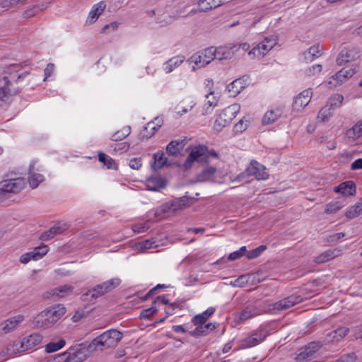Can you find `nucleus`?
<instances>
[{
    "label": "nucleus",
    "mask_w": 362,
    "mask_h": 362,
    "mask_svg": "<svg viewBox=\"0 0 362 362\" xmlns=\"http://www.w3.org/2000/svg\"><path fill=\"white\" fill-rule=\"evenodd\" d=\"M29 74L28 71H25L12 79L8 76H0V106L9 104L13 97L21 92L22 81Z\"/></svg>",
    "instance_id": "f257e3e1"
},
{
    "label": "nucleus",
    "mask_w": 362,
    "mask_h": 362,
    "mask_svg": "<svg viewBox=\"0 0 362 362\" xmlns=\"http://www.w3.org/2000/svg\"><path fill=\"white\" fill-rule=\"evenodd\" d=\"M65 313L66 308L62 304L49 307L35 317L33 325L37 329H47L54 325Z\"/></svg>",
    "instance_id": "f03ea898"
},
{
    "label": "nucleus",
    "mask_w": 362,
    "mask_h": 362,
    "mask_svg": "<svg viewBox=\"0 0 362 362\" xmlns=\"http://www.w3.org/2000/svg\"><path fill=\"white\" fill-rule=\"evenodd\" d=\"M123 334L117 329L107 330L96 338H95L88 345L89 352H93L95 350H103L115 346L122 339Z\"/></svg>",
    "instance_id": "7ed1b4c3"
},
{
    "label": "nucleus",
    "mask_w": 362,
    "mask_h": 362,
    "mask_svg": "<svg viewBox=\"0 0 362 362\" xmlns=\"http://www.w3.org/2000/svg\"><path fill=\"white\" fill-rule=\"evenodd\" d=\"M121 282L120 279L113 278L99 284L82 294L81 297V300L84 302L93 303L98 298L112 291L120 285Z\"/></svg>",
    "instance_id": "20e7f679"
},
{
    "label": "nucleus",
    "mask_w": 362,
    "mask_h": 362,
    "mask_svg": "<svg viewBox=\"0 0 362 362\" xmlns=\"http://www.w3.org/2000/svg\"><path fill=\"white\" fill-rule=\"evenodd\" d=\"M240 108L239 105L233 104L223 109L215 120L214 130L220 132L224 127L230 125L239 112Z\"/></svg>",
    "instance_id": "39448f33"
},
{
    "label": "nucleus",
    "mask_w": 362,
    "mask_h": 362,
    "mask_svg": "<svg viewBox=\"0 0 362 362\" xmlns=\"http://www.w3.org/2000/svg\"><path fill=\"white\" fill-rule=\"evenodd\" d=\"M206 151L207 147L205 146L199 145L194 147L182 165L183 170H189L194 161L202 163H207L209 162V155Z\"/></svg>",
    "instance_id": "423d86ee"
},
{
    "label": "nucleus",
    "mask_w": 362,
    "mask_h": 362,
    "mask_svg": "<svg viewBox=\"0 0 362 362\" xmlns=\"http://www.w3.org/2000/svg\"><path fill=\"white\" fill-rule=\"evenodd\" d=\"M322 347L321 341H311L297 351L295 358L297 362H307L315 358Z\"/></svg>",
    "instance_id": "0eeeda50"
},
{
    "label": "nucleus",
    "mask_w": 362,
    "mask_h": 362,
    "mask_svg": "<svg viewBox=\"0 0 362 362\" xmlns=\"http://www.w3.org/2000/svg\"><path fill=\"white\" fill-rule=\"evenodd\" d=\"M247 175H254L257 180H266L269 177V174L266 171V168L256 160H252L245 172L238 175L235 180L240 181Z\"/></svg>",
    "instance_id": "6e6552de"
},
{
    "label": "nucleus",
    "mask_w": 362,
    "mask_h": 362,
    "mask_svg": "<svg viewBox=\"0 0 362 362\" xmlns=\"http://www.w3.org/2000/svg\"><path fill=\"white\" fill-rule=\"evenodd\" d=\"M215 47H211L194 54L189 59V62L190 63H194L200 68L209 64L215 59Z\"/></svg>",
    "instance_id": "1a4fd4ad"
},
{
    "label": "nucleus",
    "mask_w": 362,
    "mask_h": 362,
    "mask_svg": "<svg viewBox=\"0 0 362 362\" xmlns=\"http://www.w3.org/2000/svg\"><path fill=\"white\" fill-rule=\"evenodd\" d=\"M89 352L88 347L86 349L71 348L58 356V362H83L87 358V352Z\"/></svg>",
    "instance_id": "9d476101"
},
{
    "label": "nucleus",
    "mask_w": 362,
    "mask_h": 362,
    "mask_svg": "<svg viewBox=\"0 0 362 362\" xmlns=\"http://www.w3.org/2000/svg\"><path fill=\"white\" fill-rule=\"evenodd\" d=\"M25 184V180L23 177L3 180L0 182V194L18 193L23 189Z\"/></svg>",
    "instance_id": "9b49d317"
},
{
    "label": "nucleus",
    "mask_w": 362,
    "mask_h": 362,
    "mask_svg": "<svg viewBox=\"0 0 362 362\" xmlns=\"http://www.w3.org/2000/svg\"><path fill=\"white\" fill-rule=\"evenodd\" d=\"M360 57V50L358 47L350 46L349 47L344 48L339 53L337 63L339 65H341L344 63H348L351 61L356 60Z\"/></svg>",
    "instance_id": "f8f14e48"
},
{
    "label": "nucleus",
    "mask_w": 362,
    "mask_h": 362,
    "mask_svg": "<svg viewBox=\"0 0 362 362\" xmlns=\"http://www.w3.org/2000/svg\"><path fill=\"white\" fill-rule=\"evenodd\" d=\"M269 335L268 331L265 328H259L255 331L250 336L245 338L243 341V347H251L257 345L259 343L263 341Z\"/></svg>",
    "instance_id": "ddd939ff"
},
{
    "label": "nucleus",
    "mask_w": 362,
    "mask_h": 362,
    "mask_svg": "<svg viewBox=\"0 0 362 362\" xmlns=\"http://www.w3.org/2000/svg\"><path fill=\"white\" fill-rule=\"evenodd\" d=\"M311 89H306L299 93L293 103V110L299 112L306 107L310 101L312 96Z\"/></svg>",
    "instance_id": "4468645a"
},
{
    "label": "nucleus",
    "mask_w": 362,
    "mask_h": 362,
    "mask_svg": "<svg viewBox=\"0 0 362 362\" xmlns=\"http://www.w3.org/2000/svg\"><path fill=\"white\" fill-rule=\"evenodd\" d=\"M302 301L303 298L300 296L292 295L275 303L274 309L276 311L286 310Z\"/></svg>",
    "instance_id": "2eb2a0df"
},
{
    "label": "nucleus",
    "mask_w": 362,
    "mask_h": 362,
    "mask_svg": "<svg viewBox=\"0 0 362 362\" xmlns=\"http://www.w3.org/2000/svg\"><path fill=\"white\" fill-rule=\"evenodd\" d=\"M24 320V317L21 315L13 316L0 324V333H8L13 330Z\"/></svg>",
    "instance_id": "dca6fc26"
},
{
    "label": "nucleus",
    "mask_w": 362,
    "mask_h": 362,
    "mask_svg": "<svg viewBox=\"0 0 362 362\" xmlns=\"http://www.w3.org/2000/svg\"><path fill=\"white\" fill-rule=\"evenodd\" d=\"M26 351L24 346L23 341H15L6 346L1 351V356H12L14 354L20 352Z\"/></svg>",
    "instance_id": "f3484780"
},
{
    "label": "nucleus",
    "mask_w": 362,
    "mask_h": 362,
    "mask_svg": "<svg viewBox=\"0 0 362 362\" xmlns=\"http://www.w3.org/2000/svg\"><path fill=\"white\" fill-rule=\"evenodd\" d=\"M74 287L71 285L65 284L51 289L45 293V298L54 296L63 298L72 293Z\"/></svg>",
    "instance_id": "a211bd4d"
},
{
    "label": "nucleus",
    "mask_w": 362,
    "mask_h": 362,
    "mask_svg": "<svg viewBox=\"0 0 362 362\" xmlns=\"http://www.w3.org/2000/svg\"><path fill=\"white\" fill-rule=\"evenodd\" d=\"M67 229L66 224L57 223L52 226L48 230L45 231L41 234L40 238L42 240H49L53 238L55 235L62 233Z\"/></svg>",
    "instance_id": "6ab92c4d"
},
{
    "label": "nucleus",
    "mask_w": 362,
    "mask_h": 362,
    "mask_svg": "<svg viewBox=\"0 0 362 362\" xmlns=\"http://www.w3.org/2000/svg\"><path fill=\"white\" fill-rule=\"evenodd\" d=\"M167 185V180L160 177H151L147 180L146 189L149 191H159Z\"/></svg>",
    "instance_id": "aec40b11"
},
{
    "label": "nucleus",
    "mask_w": 362,
    "mask_h": 362,
    "mask_svg": "<svg viewBox=\"0 0 362 362\" xmlns=\"http://www.w3.org/2000/svg\"><path fill=\"white\" fill-rule=\"evenodd\" d=\"M262 313V310L254 305H247L239 315L240 320L245 321Z\"/></svg>",
    "instance_id": "412c9836"
},
{
    "label": "nucleus",
    "mask_w": 362,
    "mask_h": 362,
    "mask_svg": "<svg viewBox=\"0 0 362 362\" xmlns=\"http://www.w3.org/2000/svg\"><path fill=\"white\" fill-rule=\"evenodd\" d=\"M187 139L174 140L170 141L166 146V152L169 156H176L180 153L185 144H187Z\"/></svg>",
    "instance_id": "4be33fe9"
},
{
    "label": "nucleus",
    "mask_w": 362,
    "mask_h": 362,
    "mask_svg": "<svg viewBox=\"0 0 362 362\" xmlns=\"http://www.w3.org/2000/svg\"><path fill=\"white\" fill-rule=\"evenodd\" d=\"M356 185L353 181H346L334 187V192L344 196H352L356 193Z\"/></svg>",
    "instance_id": "5701e85b"
},
{
    "label": "nucleus",
    "mask_w": 362,
    "mask_h": 362,
    "mask_svg": "<svg viewBox=\"0 0 362 362\" xmlns=\"http://www.w3.org/2000/svg\"><path fill=\"white\" fill-rule=\"evenodd\" d=\"M34 168H35V163L33 162L30 163L29 166V177H28V182L29 185L31 188L35 189L36 188L40 183L44 181V177L40 173H37L34 172Z\"/></svg>",
    "instance_id": "b1692460"
},
{
    "label": "nucleus",
    "mask_w": 362,
    "mask_h": 362,
    "mask_svg": "<svg viewBox=\"0 0 362 362\" xmlns=\"http://www.w3.org/2000/svg\"><path fill=\"white\" fill-rule=\"evenodd\" d=\"M236 46L233 47H219L218 48H215L216 55L215 59L221 61L223 59H231L234 55L233 48H235Z\"/></svg>",
    "instance_id": "393cba45"
},
{
    "label": "nucleus",
    "mask_w": 362,
    "mask_h": 362,
    "mask_svg": "<svg viewBox=\"0 0 362 362\" xmlns=\"http://www.w3.org/2000/svg\"><path fill=\"white\" fill-rule=\"evenodd\" d=\"M341 250L339 249L328 250L320 255L317 256L315 259V262L317 264H322L328 262L340 255Z\"/></svg>",
    "instance_id": "a878e982"
},
{
    "label": "nucleus",
    "mask_w": 362,
    "mask_h": 362,
    "mask_svg": "<svg viewBox=\"0 0 362 362\" xmlns=\"http://www.w3.org/2000/svg\"><path fill=\"white\" fill-rule=\"evenodd\" d=\"M321 50L320 45L317 44L303 52V55L305 62H312L316 58L319 57L321 55Z\"/></svg>",
    "instance_id": "bb28decb"
},
{
    "label": "nucleus",
    "mask_w": 362,
    "mask_h": 362,
    "mask_svg": "<svg viewBox=\"0 0 362 362\" xmlns=\"http://www.w3.org/2000/svg\"><path fill=\"white\" fill-rule=\"evenodd\" d=\"M42 340V336L39 333H33L22 341L24 344L25 350L30 349L38 345Z\"/></svg>",
    "instance_id": "cd10ccee"
},
{
    "label": "nucleus",
    "mask_w": 362,
    "mask_h": 362,
    "mask_svg": "<svg viewBox=\"0 0 362 362\" xmlns=\"http://www.w3.org/2000/svg\"><path fill=\"white\" fill-rule=\"evenodd\" d=\"M356 73L355 70L351 68H343L339 71L332 78L337 80L339 83H343L346 79L349 78Z\"/></svg>",
    "instance_id": "c85d7f7f"
},
{
    "label": "nucleus",
    "mask_w": 362,
    "mask_h": 362,
    "mask_svg": "<svg viewBox=\"0 0 362 362\" xmlns=\"http://www.w3.org/2000/svg\"><path fill=\"white\" fill-rule=\"evenodd\" d=\"M349 332V328L345 327H341L327 334V337L330 338L329 341H339L341 339H343L348 334Z\"/></svg>",
    "instance_id": "c756f323"
},
{
    "label": "nucleus",
    "mask_w": 362,
    "mask_h": 362,
    "mask_svg": "<svg viewBox=\"0 0 362 362\" xmlns=\"http://www.w3.org/2000/svg\"><path fill=\"white\" fill-rule=\"evenodd\" d=\"M215 312V308L213 307L209 308L202 314L197 315L192 318V322L197 325L199 324H204L207 319L212 315Z\"/></svg>",
    "instance_id": "7c9ffc66"
},
{
    "label": "nucleus",
    "mask_w": 362,
    "mask_h": 362,
    "mask_svg": "<svg viewBox=\"0 0 362 362\" xmlns=\"http://www.w3.org/2000/svg\"><path fill=\"white\" fill-rule=\"evenodd\" d=\"M216 173V168L215 167L210 166L206 168L200 173L197 174V180L202 182L209 181Z\"/></svg>",
    "instance_id": "2f4dec72"
},
{
    "label": "nucleus",
    "mask_w": 362,
    "mask_h": 362,
    "mask_svg": "<svg viewBox=\"0 0 362 362\" xmlns=\"http://www.w3.org/2000/svg\"><path fill=\"white\" fill-rule=\"evenodd\" d=\"M228 90L230 93V96L235 97L244 88V86L241 78L236 79L230 83L228 87Z\"/></svg>",
    "instance_id": "473e14b6"
},
{
    "label": "nucleus",
    "mask_w": 362,
    "mask_h": 362,
    "mask_svg": "<svg viewBox=\"0 0 362 362\" xmlns=\"http://www.w3.org/2000/svg\"><path fill=\"white\" fill-rule=\"evenodd\" d=\"M154 162L152 164L153 170L161 169L167 163V158L165 157L163 152H157L153 155Z\"/></svg>",
    "instance_id": "72a5a7b5"
},
{
    "label": "nucleus",
    "mask_w": 362,
    "mask_h": 362,
    "mask_svg": "<svg viewBox=\"0 0 362 362\" xmlns=\"http://www.w3.org/2000/svg\"><path fill=\"white\" fill-rule=\"evenodd\" d=\"M171 202L173 204V211L181 210L190 205V199L187 196H183L180 198L175 199Z\"/></svg>",
    "instance_id": "f704fd0d"
},
{
    "label": "nucleus",
    "mask_w": 362,
    "mask_h": 362,
    "mask_svg": "<svg viewBox=\"0 0 362 362\" xmlns=\"http://www.w3.org/2000/svg\"><path fill=\"white\" fill-rule=\"evenodd\" d=\"M218 6V2H214V0H199V11L206 12Z\"/></svg>",
    "instance_id": "c9c22d12"
},
{
    "label": "nucleus",
    "mask_w": 362,
    "mask_h": 362,
    "mask_svg": "<svg viewBox=\"0 0 362 362\" xmlns=\"http://www.w3.org/2000/svg\"><path fill=\"white\" fill-rule=\"evenodd\" d=\"M362 214V199L351 206L346 212V216L351 219Z\"/></svg>",
    "instance_id": "e433bc0d"
},
{
    "label": "nucleus",
    "mask_w": 362,
    "mask_h": 362,
    "mask_svg": "<svg viewBox=\"0 0 362 362\" xmlns=\"http://www.w3.org/2000/svg\"><path fill=\"white\" fill-rule=\"evenodd\" d=\"M281 112L279 110L268 111L265 113L262 118V123L264 124H269L274 123L281 116Z\"/></svg>",
    "instance_id": "4c0bfd02"
},
{
    "label": "nucleus",
    "mask_w": 362,
    "mask_h": 362,
    "mask_svg": "<svg viewBox=\"0 0 362 362\" xmlns=\"http://www.w3.org/2000/svg\"><path fill=\"white\" fill-rule=\"evenodd\" d=\"M106 4L103 1H100L95 4L89 13L88 17L93 22L99 17L101 13L105 10Z\"/></svg>",
    "instance_id": "58836bf2"
},
{
    "label": "nucleus",
    "mask_w": 362,
    "mask_h": 362,
    "mask_svg": "<svg viewBox=\"0 0 362 362\" xmlns=\"http://www.w3.org/2000/svg\"><path fill=\"white\" fill-rule=\"evenodd\" d=\"M184 62V59L182 57H173L170 59L165 63V70L166 73H170L173 70H174L176 67L179 66Z\"/></svg>",
    "instance_id": "ea45409f"
},
{
    "label": "nucleus",
    "mask_w": 362,
    "mask_h": 362,
    "mask_svg": "<svg viewBox=\"0 0 362 362\" xmlns=\"http://www.w3.org/2000/svg\"><path fill=\"white\" fill-rule=\"evenodd\" d=\"M206 98L207 99V103L206 104L207 105V107L203 112L204 115L210 114L211 112L212 108L216 106L218 102V99L216 96H214L213 91H211L209 93H208L206 95Z\"/></svg>",
    "instance_id": "a19ab883"
},
{
    "label": "nucleus",
    "mask_w": 362,
    "mask_h": 362,
    "mask_svg": "<svg viewBox=\"0 0 362 362\" xmlns=\"http://www.w3.org/2000/svg\"><path fill=\"white\" fill-rule=\"evenodd\" d=\"M346 136L354 139L362 136V122H358L352 128L346 131Z\"/></svg>",
    "instance_id": "79ce46f5"
},
{
    "label": "nucleus",
    "mask_w": 362,
    "mask_h": 362,
    "mask_svg": "<svg viewBox=\"0 0 362 362\" xmlns=\"http://www.w3.org/2000/svg\"><path fill=\"white\" fill-rule=\"evenodd\" d=\"M66 342L63 339H59L58 341H52L48 343L45 346V351L47 353H52L57 351L64 346Z\"/></svg>",
    "instance_id": "37998d69"
},
{
    "label": "nucleus",
    "mask_w": 362,
    "mask_h": 362,
    "mask_svg": "<svg viewBox=\"0 0 362 362\" xmlns=\"http://www.w3.org/2000/svg\"><path fill=\"white\" fill-rule=\"evenodd\" d=\"M49 250L47 245H42L39 247H35V249L31 251L33 255L34 260H38L41 259L44 255H45Z\"/></svg>",
    "instance_id": "c03bdc74"
},
{
    "label": "nucleus",
    "mask_w": 362,
    "mask_h": 362,
    "mask_svg": "<svg viewBox=\"0 0 362 362\" xmlns=\"http://www.w3.org/2000/svg\"><path fill=\"white\" fill-rule=\"evenodd\" d=\"M333 107H330L328 104L323 107L317 115V119H321L322 122H326L332 116V110Z\"/></svg>",
    "instance_id": "a18cd8bd"
},
{
    "label": "nucleus",
    "mask_w": 362,
    "mask_h": 362,
    "mask_svg": "<svg viewBox=\"0 0 362 362\" xmlns=\"http://www.w3.org/2000/svg\"><path fill=\"white\" fill-rule=\"evenodd\" d=\"M267 249V246L264 245H259V247L250 250L247 252L246 257L249 259H252L258 257L261 254Z\"/></svg>",
    "instance_id": "49530a36"
},
{
    "label": "nucleus",
    "mask_w": 362,
    "mask_h": 362,
    "mask_svg": "<svg viewBox=\"0 0 362 362\" xmlns=\"http://www.w3.org/2000/svg\"><path fill=\"white\" fill-rule=\"evenodd\" d=\"M344 205L340 202H330L326 205L325 212L327 214L336 213L341 209Z\"/></svg>",
    "instance_id": "de8ad7c7"
},
{
    "label": "nucleus",
    "mask_w": 362,
    "mask_h": 362,
    "mask_svg": "<svg viewBox=\"0 0 362 362\" xmlns=\"http://www.w3.org/2000/svg\"><path fill=\"white\" fill-rule=\"evenodd\" d=\"M130 134V127H126L122 129L117 131L112 136V141H121Z\"/></svg>",
    "instance_id": "09e8293b"
},
{
    "label": "nucleus",
    "mask_w": 362,
    "mask_h": 362,
    "mask_svg": "<svg viewBox=\"0 0 362 362\" xmlns=\"http://www.w3.org/2000/svg\"><path fill=\"white\" fill-rule=\"evenodd\" d=\"M343 100H344V97L342 95L334 94L330 97L327 104L333 108L339 107L341 106Z\"/></svg>",
    "instance_id": "8fccbe9b"
},
{
    "label": "nucleus",
    "mask_w": 362,
    "mask_h": 362,
    "mask_svg": "<svg viewBox=\"0 0 362 362\" xmlns=\"http://www.w3.org/2000/svg\"><path fill=\"white\" fill-rule=\"evenodd\" d=\"M276 45V40L273 38H265L263 42L259 43L258 45L262 51L265 52L267 53L268 51H269L271 49L273 48V47Z\"/></svg>",
    "instance_id": "3c124183"
},
{
    "label": "nucleus",
    "mask_w": 362,
    "mask_h": 362,
    "mask_svg": "<svg viewBox=\"0 0 362 362\" xmlns=\"http://www.w3.org/2000/svg\"><path fill=\"white\" fill-rule=\"evenodd\" d=\"M158 310L156 309L155 304L153 303H152V305L146 308L145 310H143L140 313V318L141 319H147L151 317L153 314L156 313Z\"/></svg>",
    "instance_id": "603ef678"
},
{
    "label": "nucleus",
    "mask_w": 362,
    "mask_h": 362,
    "mask_svg": "<svg viewBox=\"0 0 362 362\" xmlns=\"http://www.w3.org/2000/svg\"><path fill=\"white\" fill-rule=\"evenodd\" d=\"M358 357L355 353L351 352L341 356L335 362H356Z\"/></svg>",
    "instance_id": "864d4df0"
},
{
    "label": "nucleus",
    "mask_w": 362,
    "mask_h": 362,
    "mask_svg": "<svg viewBox=\"0 0 362 362\" xmlns=\"http://www.w3.org/2000/svg\"><path fill=\"white\" fill-rule=\"evenodd\" d=\"M98 160L100 162L103 163L105 165H107L108 168H111L112 163L113 162L112 158L102 152L98 153Z\"/></svg>",
    "instance_id": "5fc2aeb1"
},
{
    "label": "nucleus",
    "mask_w": 362,
    "mask_h": 362,
    "mask_svg": "<svg viewBox=\"0 0 362 362\" xmlns=\"http://www.w3.org/2000/svg\"><path fill=\"white\" fill-rule=\"evenodd\" d=\"M203 325L204 324L197 325V327H196V329L194 330H193L192 332H191L190 334L192 336H194L196 337L206 335L207 334L206 331L204 330L205 329L204 328Z\"/></svg>",
    "instance_id": "6e6d98bb"
},
{
    "label": "nucleus",
    "mask_w": 362,
    "mask_h": 362,
    "mask_svg": "<svg viewBox=\"0 0 362 362\" xmlns=\"http://www.w3.org/2000/svg\"><path fill=\"white\" fill-rule=\"evenodd\" d=\"M248 54L250 56H253V57H257L261 58L264 57L266 53L265 52L262 51L261 47H259V45L253 47L249 52Z\"/></svg>",
    "instance_id": "4d7b16f0"
},
{
    "label": "nucleus",
    "mask_w": 362,
    "mask_h": 362,
    "mask_svg": "<svg viewBox=\"0 0 362 362\" xmlns=\"http://www.w3.org/2000/svg\"><path fill=\"white\" fill-rule=\"evenodd\" d=\"M257 274H248L247 275H243V276H240L236 281H243V280H246V281H249L250 280H251L252 283H255V282H259L260 280L259 279L257 278Z\"/></svg>",
    "instance_id": "13d9d810"
},
{
    "label": "nucleus",
    "mask_w": 362,
    "mask_h": 362,
    "mask_svg": "<svg viewBox=\"0 0 362 362\" xmlns=\"http://www.w3.org/2000/svg\"><path fill=\"white\" fill-rule=\"evenodd\" d=\"M322 69V65H320V64L313 65L306 70L305 74L307 76H314L315 74L321 72Z\"/></svg>",
    "instance_id": "bf43d9fd"
},
{
    "label": "nucleus",
    "mask_w": 362,
    "mask_h": 362,
    "mask_svg": "<svg viewBox=\"0 0 362 362\" xmlns=\"http://www.w3.org/2000/svg\"><path fill=\"white\" fill-rule=\"evenodd\" d=\"M131 168L134 170L139 169L142 165V159L141 158H134L129 160V163Z\"/></svg>",
    "instance_id": "052dcab7"
},
{
    "label": "nucleus",
    "mask_w": 362,
    "mask_h": 362,
    "mask_svg": "<svg viewBox=\"0 0 362 362\" xmlns=\"http://www.w3.org/2000/svg\"><path fill=\"white\" fill-rule=\"evenodd\" d=\"M247 121L245 122L243 119H240L238 123H236L234 126V132H243L247 127Z\"/></svg>",
    "instance_id": "680f3d73"
},
{
    "label": "nucleus",
    "mask_w": 362,
    "mask_h": 362,
    "mask_svg": "<svg viewBox=\"0 0 362 362\" xmlns=\"http://www.w3.org/2000/svg\"><path fill=\"white\" fill-rule=\"evenodd\" d=\"M160 127V125L157 124L156 126L153 122H150L144 127V130L145 131H148V129H151L152 131L151 132L149 133L150 134L149 136L147 135L148 137H151L158 130V129Z\"/></svg>",
    "instance_id": "e2e57ef3"
},
{
    "label": "nucleus",
    "mask_w": 362,
    "mask_h": 362,
    "mask_svg": "<svg viewBox=\"0 0 362 362\" xmlns=\"http://www.w3.org/2000/svg\"><path fill=\"white\" fill-rule=\"evenodd\" d=\"M88 313L84 311L83 310H78L75 312L74 315L72 317V320L74 322H78L82 318L87 316Z\"/></svg>",
    "instance_id": "0e129e2a"
},
{
    "label": "nucleus",
    "mask_w": 362,
    "mask_h": 362,
    "mask_svg": "<svg viewBox=\"0 0 362 362\" xmlns=\"http://www.w3.org/2000/svg\"><path fill=\"white\" fill-rule=\"evenodd\" d=\"M139 244L141 249H150L157 246L156 245H154L155 242H151L150 240H146L140 242Z\"/></svg>",
    "instance_id": "69168bd1"
},
{
    "label": "nucleus",
    "mask_w": 362,
    "mask_h": 362,
    "mask_svg": "<svg viewBox=\"0 0 362 362\" xmlns=\"http://www.w3.org/2000/svg\"><path fill=\"white\" fill-rule=\"evenodd\" d=\"M119 23L117 22H112L109 24L105 25L101 30L102 33H105L107 30H116L118 28Z\"/></svg>",
    "instance_id": "338daca9"
},
{
    "label": "nucleus",
    "mask_w": 362,
    "mask_h": 362,
    "mask_svg": "<svg viewBox=\"0 0 362 362\" xmlns=\"http://www.w3.org/2000/svg\"><path fill=\"white\" fill-rule=\"evenodd\" d=\"M32 259H33V255L31 252H29L22 255L20 257V261L23 264H27Z\"/></svg>",
    "instance_id": "774afa93"
}]
</instances>
